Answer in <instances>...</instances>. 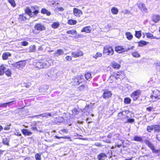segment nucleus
<instances>
[{
  "label": "nucleus",
  "instance_id": "1",
  "mask_svg": "<svg viewBox=\"0 0 160 160\" xmlns=\"http://www.w3.org/2000/svg\"><path fill=\"white\" fill-rule=\"evenodd\" d=\"M38 7L36 6H33L32 7V8L34 11L33 12H32L31 10L28 7H27L25 9V12L30 17H32L35 16H36L37 14L38 13V11L37 9Z\"/></svg>",
  "mask_w": 160,
  "mask_h": 160
},
{
  "label": "nucleus",
  "instance_id": "2",
  "mask_svg": "<svg viewBox=\"0 0 160 160\" xmlns=\"http://www.w3.org/2000/svg\"><path fill=\"white\" fill-rule=\"evenodd\" d=\"M125 77V75L123 72H117L114 73L111 76L108 80L109 82L112 83V81H111L110 80L112 79L113 78H115L117 79L119 78L120 79H122L124 78Z\"/></svg>",
  "mask_w": 160,
  "mask_h": 160
},
{
  "label": "nucleus",
  "instance_id": "3",
  "mask_svg": "<svg viewBox=\"0 0 160 160\" xmlns=\"http://www.w3.org/2000/svg\"><path fill=\"white\" fill-rule=\"evenodd\" d=\"M114 50L112 47L109 46H105L103 48V53L108 55H112L113 54Z\"/></svg>",
  "mask_w": 160,
  "mask_h": 160
},
{
  "label": "nucleus",
  "instance_id": "4",
  "mask_svg": "<svg viewBox=\"0 0 160 160\" xmlns=\"http://www.w3.org/2000/svg\"><path fill=\"white\" fill-rule=\"evenodd\" d=\"M83 76L82 75H78L75 77L72 82V85H79L82 82V78Z\"/></svg>",
  "mask_w": 160,
  "mask_h": 160
},
{
  "label": "nucleus",
  "instance_id": "5",
  "mask_svg": "<svg viewBox=\"0 0 160 160\" xmlns=\"http://www.w3.org/2000/svg\"><path fill=\"white\" fill-rule=\"evenodd\" d=\"M26 64L25 61H21L14 64L13 66L18 69L21 70L25 67Z\"/></svg>",
  "mask_w": 160,
  "mask_h": 160
},
{
  "label": "nucleus",
  "instance_id": "6",
  "mask_svg": "<svg viewBox=\"0 0 160 160\" xmlns=\"http://www.w3.org/2000/svg\"><path fill=\"white\" fill-rule=\"evenodd\" d=\"M141 94V91L140 90L138 89L134 91L131 95V97L134 101L138 99L140 97Z\"/></svg>",
  "mask_w": 160,
  "mask_h": 160
},
{
  "label": "nucleus",
  "instance_id": "7",
  "mask_svg": "<svg viewBox=\"0 0 160 160\" xmlns=\"http://www.w3.org/2000/svg\"><path fill=\"white\" fill-rule=\"evenodd\" d=\"M33 65L35 67L39 69L43 68V59L34 61L33 62Z\"/></svg>",
  "mask_w": 160,
  "mask_h": 160
},
{
  "label": "nucleus",
  "instance_id": "8",
  "mask_svg": "<svg viewBox=\"0 0 160 160\" xmlns=\"http://www.w3.org/2000/svg\"><path fill=\"white\" fill-rule=\"evenodd\" d=\"M138 8L143 13H147L148 10L146 7L145 4L141 2H140L137 4Z\"/></svg>",
  "mask_w": 160,
  "mask_h": 160
},
{
  "label": "nucleus",
  "instance_id": "9",
  "mask_svg": "<svg viewBox=\"0 0 160 160\" xmlns=\"http://www.w3.org/2000/svg\"><path fill=\"white\" fill-rule=\"evenodd\" d=\"M155 92L156 94L154 93V95H152L151 97L153 101H155L158 100L160 99V91L157 90Z\"/></svg>",
  "mask_w": 160,
  "mask_h": 160
},
{
  "label": "nucleus",
  "instance_id": "10",
  "mask_svg": "<svg viewBox=\"0 0 160 160\" xmlns=\"http://www.w3.org/2000/svg\"><path fill=\"white\" fill-rule=\"evenodd\" d=\"M145 143L152 151L153 152L157 153L158 151L155 149L153 144L149 140H146L145 141Z\"/></svg>",
  "mask_w": 160,
  "mask_h": 160
},
{
  "label": "nucleus",
  "instance_id": "11",
  "mask_svg": "<svg viewBox=\"0 0 160 160\" xmlns=\"http://www.w3.org/2000/svg\"><path fill=\"white\" fill-rule=\"evenodd\" d=\"M35 29L38 31H41L45 30L46 28L43 25L40 23L36 24L34 27Z\"/></svg>",
  "mask_w": 160,
  "mask_h": 160
},
{
  "label": "nucleus",
  "instance_id": "12",
  "mask_svg": "<svg viewBox=\"0 0 160 160\" xmlns=\"http://www.w3.org/2000/svg\"><path fill=\"white\" fill-rule=\"evenodd\" d=\"M52 63V62L51 60H46L45 61L43 60V68L49 67Z\"/></svg>",
  "mask_w": 160,
  "mask_h": 160
},
{
  "label": "nucleus",
  "instance_id": "13",
  "mask_svg": "<svg viewBox=\"0 0 160 160\" xmlns=\"http://www.w3.org/2000/svg\"><path fill=\"white\" fill-rule=\"evenodd\" d=\"M120 137L119 134L118 133H115L113 132H112L108 135V138L113 137L114 140L116 139H119Z\"/></svg>",
  "mask_w": 160,
  "mask_h": 160
},
{
  "label": "nucleus",
  "instance_id": "14",
  "mask_svg": "<svg viewBox=\"0 0 160 160\" xmlns=\"http://www.w3.org/2000/svg\"><path fill=\"white\" fill-rule=\"evenodd\" d=\"M73 12L76 16L78 17H80L82 14V12L81 10L76 8L73 9Z\"/></svg>",
  "mask_w": 160,
  "mask_h": 160
},
{
  "label": "nucleus",
  "instance_id": "15",
  "mask_svg": "<svg viewBox=\"0 0 160 160\" xmlns=\"http://www.w3.org/2000/svg\"><path fill=\"white\" fill-rule=\"evenodd\" d=\"M112 95V93L110 91L106 90L103 93V97L104 99L108 98L111 97Z\"/></svg>",
  "mask_w": 160,
  "mask_h": 160
},
{
  "label": "nucleus",
  "instance_id": "16",
  "mask_svg": "<svg viewBox=\"0 0 160 160\" xmlns=\"http://www.w3.org/2000/svg\"><path fill=\"white\" fill-rule=\"evenodd\" d=\"M92 31V28L91 27L87 26L83 28L81 30V32L90 33Z\"/></svg>",
  "mask_w": 160,
  "mask_h": 160
},
{
  "label": "nucleus",
  "instance_id": "17",
  "mask_svg": "<svg viewBox=\"0 0 160 160\" xmlns=\"http://www.w3.org/2000/svg\"><path fill=\"white\" fill-rule=\"evenodd\" d=\"M64 54L63 51L61 49H58L56 51L53 53V55L55 57H58L59 56L63 55Z\"/></svg>",
  "mask_w": 160,
  "mask_h": 160
},
{
  "label": "nucleus",
  "instance_id": "18",
  "mask_svg": "<svg viewBox=\"0 0 160 160\" xmlns=\"http://www.w3.org/2000/svg\"><path fill=\"white\" fill-rule=\"evenodd\" d=\"M115 51L118 53H122L126 51V49L121 46H117L115 47Z\"/></svg>",
  "mask_w": 160,
  "mask_h": 160
},
{
  "label": "nucleus",
  "instance_id": "19",
  "mask_svg": "<svg viewBox=\"0 0 160 160\" xmlns=\"http://www.w3.org/2000/svg\"><path fill=\"white\" fill-rule=\"evenodd\" d=\"M107 157V155L106 154L102 153L98 155L97 159L98 160H104Z\"/></svg>",
  "mask_w": 160,
  "mask_h": 160
},
{
  "label": "nucleus",
  "instance_id": "20",
  "mask_svg": "<svg viewBox=\"0 0 160 160\" xmlns=\"http://www.w3.org/2000/svg\"><path fill=\"white\" fill-rule=\"evenodd\" d=\"M72 55L74 58H77L83 55V52L81 51H79L77 52H72Z\"/></svg>",
  "mask_w": 160,
  "mask_h": 160
},
{
  "label": "nucleus",
  "instance_id": "21",
  "mask_svg": "<svg viewBox=\"0 0 160 160\" xmlns=\"http://www.w3.org/2000/svg\"><path fill=\"white\" fill-rule=\"evenodd\" d=\"M152 20L155 23L157 22L160 20V16L158 15H154L152 16Z\"/></svg>",
  "mask_w": 160,
  "mask_h": 160
},
{
  "label": "nucleus",
  "instance_id": "22",
  "mask_svg": "<svg viewBox=\"0 0 160 160\" xmlns=\"http://www.w3.org/2000/svg\"><path fill=\"white\" fill-rule=\"evenodd\" d=\"M22 133L25 136H29L32 134V132L29 130L23 129L22 130Z\"/></svg>",
  "mask_w": 160,
  "mask_h": 160
},
{
  "label": "nucleus",
  "instance_id": "23",
  "mask_svg": "<svg viewBox=\"0 0 160 160\" xmlns=\"http://www.w3.org/2000/svg\"><path fill=\"white\" fill-rule=\"evenodd\" d=\"M5 70H6V67L5 65H2L0 66V76H2L4 74Z\"/></svg>",
  "mask_w": 160,
  "mask_h": 160
},
{
  "label": "nucleus",
  "instance_id": "24",
  "mask_svg": "<svg viewBox=\"0 0 160 160\" xmlns=\"http://www.w3.org/2000/svg\"><path fill=\"white\" fill-rule=\"evenodd\" d=\"M132 55L135 58H139L141 56L140 54L138 51H134L132 52Z\"/></svg>",
  "mask_w": 160,
  "mask_h": 160
},
{
  "label": "nucleus",
  "instance_id": "25",
  "mask_svg": "<svg viewBox=\"0 0 160 160\" xmlns=\"http://www.w3.org/2000/svg\"><path fill=\"white\" fill-rule=\"evenodd\" d=\"M146 34L148 38L151 39L156 38L157 39H160V37L157 38L156 37L154 36L152 34L150 33H146Z\"/></svg>",
  "mask_w": 160,
  "mask_h": 160
},
{
  "label": "nucleus",
  "instance_id": "26",
  "mask_svg": "<svg viewBox=\"0 0 160 160\" xmlns=\"http://www.w3.org/2000/svg\"><path fill=\"white\" fill-rule=\"evenodd\" d=\"M153 130L155 132H159L160 131V126L158 125H153Z\"/></svg>",
  "mask_w": 160,
  "mask_h": 160
},
{
  "label": "nucleus",
  "instance_id": "27",
  "mask_svg": "<svg viewBox=\"0 0 160 160\" xmlns=\"http://www.w3.org/2000/svg\"><path fill=\"white\" fill-rule=\"evenodd\" d=\"M11 54L9 52H5L4 53L2 56V58L3 60H6L8 58V57L10 56Z\"/></svg>",
  "mask_w": 160,
  "mask_h": 160
},
{
  "label": "nucleus",
  "instance_id": "28",
  "mask_svg": "<svg viewBox=\"0 0 160 160\" xmlns=\"http://www.w3.org/2000/svg\"><path fill=\"white\" fill-rule=\"evenodd\" d=\"M118 117L120 119L123 120L124 118H126L127 117L123 114V112H120L118 114Z\"/></svg>",
  "mask_w": 160,
  "mask_h": 160
},
{
  "label": "nucleus",
  "instance_id": "29",
  "mask_svg": "<svg viewBox=\"0 0 160 160\" xmlns=\"http://www.w3.org/2000/svg\"><path fill=\"white\" fill-rule=\"evenodd\" d=\"M125 35L126 36L128 40H131L133 38V36L131 32H127L126 33Z\"/></svg>",
  "mask_w": 160,
  "mask_h": 160
},
{
  "label": "nucleus",
  "instance_id": "30",
  "mask_svg": "<svg viewBox=\"0 0 160 160\" xmlns=\"http://www.w3.org/2000/svg\"><path fill=\"white\" fill-rule=\"evenodd\" d=\"M41 12L42 13L46 14L47 15L49 16L51 15L50 12L45 8H43L42 9Z\"/></svg>",
  "mask_w": 160,
  "mask_h": 160
},
{
  "label": "nucleus",
  "instance_id": "31",
  "mask_svg": "<svg viewBox=\"0 0 160 160\" xmlns=\"http://www.w3.org/2000/svg\"><path fill=\"white\" fill-rule=\"evenodd\" d=\"M18 19L20 21H25L26 20V18L24 16V14L20 15L18 18Z\"/></svg>",
  "mask_w": 160,
  "mask_h": 160
},
{
  "label": "nucleus",
  "instance_id": "32",
  "mask_svg": "<svg viewBox=\"0 0 160 160\" xmlns=\"http://www.w3.org/2000/svg\"><path fill=\"white\" fill-rule=\"evenodd\" d=\"M148 43V42L144 41H141L138 43V46L142 47Z\"/></svg>",
  "mask_w": 160,
  "mask_h": 160
},
{
  "label": "nucleus",
  "instance_id": "33",
  "mask_svg": "<svg viewBox=\"0 0 160 160\" xmlns=\"http://www.w3.org/2000/svg\"><path fill=\"white\" fill-rule=\"evenodd\" d=\"M111 11L112 13L114 14H117L118 12V8L115 7H113L112 8Z\"/></svg>",
  "mask_w": 160,
  "mask_h": 160
},
{
  "label": "nucleus",
  "instance_id": "34",
  "mask_svg": "<svg viewBox=\"0 0 160 160\" xmlns=\"http://www.w3.org/2000/svg\"><path fill=\"white\" fill-rule=\"evenodd\" d=\"M134 140L136 141L142 142V139L141 137L136 136L134 138Z\"/></svg>",
  "mask_w": 160,
  "mask_h": 160
},
{
  "label": "nucleus",
  "instance_id": "35",
  "mask_svg": "<svg viewBox=\"0 0 160 160\" xmlns=\"http://www.w3.org/2000/svg\"><path fill=\"white\" fill-rule=\"evenodd\" d=\"M67 33L68 34H71L72 35H74L77 34V32L76 30H72L68 31L67 32Z\"/></svg>",
  "mask_w": 160,
  "mask_h": 160
},
{
  "label": "nucleus",
  "instance_id": "36",
  "mask_svg": "<svg viewBox=\"0 0 160 160\" xmlns=\"http://www.w3.org/2000/svg\"><path fill=\"white\" fill-rule=\"evenodd\" d=\"M102 55V53L98 52H97L95 55L93 56V57L95 59H97L98 58L101 57Z\"/></svg>",
  "mask_w": 160,
  "mask_h": 160
},
{
  "label": "nucleus",
  "instance_id": "37",
  "mask_svg": "<svg viewBox=\"0 0 160 160\" xmlns=\"http://www.w3.org/2000/svg\"><path fill=\"white\" fill-rule=\"evenodd\" d=\"M77 22L76 20H72V19H70L68 21V23L70 25H74L76 24Z\"/></svg>",
  "mask_w": 160,
  "mask_h": 160
},
{
  "label": "nucleus",
  "instance_id": "38",
  "mask_svg": "<svg viewBox=\"0 0 160 160\" xmlns=\"http://www.w3.org/2000/svg\"><path fill=\"white\" fill-rule=\"evenodd\" d=\"M112 67L114 68L119 69L120 67V65L118 63L113 62L112 64Z\"/></svg>",
  "mask_w": 160,
  "mask_h": 160
},
{
  "label": "nucleus",
  "instance_id": "39",
  "mask_svg": "<svg viewBox=\"0 0 160 160\" xmlns=\"http://www.w3.org/2000/svg\"><path fill=\"white\" fill-rule=\"evenodd\" d=\"M59 26V24L58 22H55L52 23V27L54 28H58Z\"/></svg>",
  "mask_w": 160,
  "mask_h": 160
},
{
  "label": "nucleus",
  "instance_id": "40",
  "mask_svg": "<svg viewBox=\"0 0 160 160\" xmlns=\"http://www.w3.org/2000/svg\"><path fill=\"white\" fill-rule=\"evenodd\" d=\"M39 116H41L42 117H45L46 118H47L48 117V116H50V117H52V115L50 113H44V114H41L40 115H38Z\"/></svg>",
  "mask_w": 160,
  "mask_h": 160
},
{
  "label": "nucleus",
  "instance_id": "41",
  "mask_svg": "<svg viewBox=\"0 0 160 160\" xmlns=\"http://www.w3.org/2000/svg\"><path fill=\"white\" fill-rule=\"evenodd\" d=\"M142 32L141 31H136L135 36L138 38H139L141 35Z\"/></svg>",
  "mask_w": 160,
  "mask_h": 160
},
{
  "label": "nucleus",
  "instance_id": "42",
  "mask_svg": "<svg viewBox=\"0 0 160 160\" xmlns=\"http://www.w3.org/2000/svg\"><path fill=\"white\" fill-rule=\"evenodd\" d=\"M131 99L130 98H126L124 99V102L125 104H129L131 103Z\"/></svg>",
  "mask_w": 160,
  "mask_h": 160
},
{
  "label": "nucleus",
  "instance_id": "43",
  "mask_svg": "<svg viewBox=\"0 0 160 160\" xmlns=\"http://www.w3.org/2000/svg\"><path fill=\"white\" fill-rule=\"evenodd\" d=\"M36 47L35 45H32L29 47V52H34L35 51Z\"/></svg>",
  "mask_w": 160,
  "mask_h": 160
},
{
  "label": "nucleus",
  "instance_id": "44",
  "mask_svg": "<svg viewBox=\"0 0 160 160\" xmlns=\"http://www.w3.org/2000/svg\"><path fill=\"white\" fill-rule=\"evenodd\" d=\"M41 154L38 153H37L35 155V158L36 160H41Z\"/></svg>",
  "mask_w": 160,
  "mask_h": 160
},
{
  "label": "nucleus",
  "instance_id": "45",
  "mask_svg": "<svg viewBox=\"0 0 160 160\" xmlns=\"http://www.w3.org/2000/svg\"><path fill=\"white\" fill-rule=\"evenodd\" d=\"M9 141L8 139L6 138H3V143L5 145H9Z\"/></svg>",
  "mask_w": 160,
  "mask_h": 160
},
{
  "label": "nucleus",
  "instance_id": "46",
  "mask_svg": "<svg viewBox=\"0 0 160 160\" xmlns=\"http://www.w3.org/2000/svg\"><path fill=\"white\" fill-rule=\"evenodd\" d=\"M86 86L84 85H82L80 86L78 88V90L80 91H83L86 88Z\"/></svg>",
  "mask_w": 160,
  "mask_h": 160
},
{
  "label": "nucleus",
  "instance_id": "47",
  "mask_svg": "<svg viewBox=\"0 0 160 160\" xmlns=\"http://www.w3.org/2000/svg\"><path fill=\"white\" fill-rule=\"evenodd\" d=\"M85 77L86 78L87 80H88L89 79L91 78V75L90 73L87 72L86 73L85 75Z\"/></svg>",
  "mask_w": 160,
  "mask_h": 160
},
{
  "label": "nucleus",
  "instance_id": "48",
  "mask_svg": "<svg viewBox=\"0 0 160 160\" xmlns=\"http://www.w3.org/2000/svg\"><path fill=\"white\" fill-rule=\"evenodd\" d=\"M153 125L148 126L147 127V130L149 132H151L153 130Z\"/></svg>",
  "mask_w": 160,
  "mask_h": 160
},
{
  "label": "nucleus",
  "instance_id": "49",
  "mask_svg": "<svg viewBox=\"0 0 160 160\" xmlns=\"http://www.w3.org/2000/svg\"><path fill=\"white\" fill-rule=\"evenodd\" d=\"M8 1L12 7H15L16 6V3L14 0H8Z\"/></svg>",
  "mask_w": 160,
  "mask_h": 160
},
{
  "label": "nucleus",
  "instance_id": "50",
  "mask_svg": "<svg viewBox=\"0 0 160 160\" xmlns=\"http://www.w3.org/2000/svg\"><path fill=\"white\" fill-rule=\"evenodd\" d=\"M14 101H12L10 102H9L7 103H3V104H0V107H2V106H6L7 105H10V104L12 102H14Z\"/></svg>",
  "mask_w": 160,
  "mask_h": 160
},
{
  "label": "nucleus",
  "instance_id": "51",
  "mask_svg": "<svg viewBox=\"0 0 160 160\" xmlns=\"http://www.w3.org/2000/svg\"><path fill=\"white\" fill-rule=\"evenodd\" d=\"M72 113L74 115H77L79 114V112L76 109L72 110Z\"/></svg>",
  "mask_w": 160,
  "mask_h": 160
},
{
  "label": "nucleus",
  "instance_id": "52",
  "mask_svg": "<svg viewBox=\"0 0 160 160\" xmlns=\"http://www.w3.org/2000/svg\"><path fill=\"white\" fill-rule=\"evenodd\" d=\"M6 74L8 77H10L11 76V72L10 70L8 69H7L5 72Z\"/></svg>",
  "mask_w": 160,
  "mask_h": 160
},
{
  "label": "nucleus",
  "instance_id": "53",
  "mask_svg": "<svg viewBox=\"0 0 160 160\" xmlns=\"http://www.w3.org/2000/svg\"><path fill=\"white\" fill-rule=\"evenodd\" d=\"M21 45L23 46H27L28 45V42L26 41H23L21 42Z\"/></svg>",
  "mask_w": 160,
  "mask_h": 160
},
{
  "label": "nucleus",
  "instance_id": "54",
  "mask_svg": "<svg viewBox=\"0 0 160 160\" xmlns=\"http://www.w3.org/2000/svg\"><path fill=\"white\" fill-rule=\"evenodd\" d=\"M155 65L157 69H160V62H158L156 63Z\"/></svg>",
  "mask_w": 160,
  "mask_h": 160
},
{
  "label": "nucleus",
  "instance_id": "55",
  "mask_svg": "<svg viewBox=\"0 0 160 160\" xmlns=\"http://www.w3.org/2000/svg\"><path fill=\"white\" fill-rule=\"evenodd\" d=\"M134 121V119L133 118L132 119H128L127 122L130 123H132Z\"/></svg>",
  "mask_w": 160,
  "mask_h": 160
},
{
  "label": "nucleus",
  "instance_id": "56",
  "mask_svg": "<svg viewBox=\"0 0 160 160\" xmlns=\"http://www.w3.org/2000/svg\"><path fill=\"white\" fill-rule=\"evenodd\" d=\"M66 59L68 61H70L72 60V58L70 56H67L65 57Z\"/></svg>",
  "mask_w": 160,
  "mask_h": 160
},
{
  "label": "nucleus",
  "instance_id": "57",
  "mask_svg": "<svg viewBox=\"0 0 160 160\" xmlns=\"http://www.w3.org/2000/svg\"><path fill=\"white\" fill-rule=\"evenodd\" d=\"M122 12L124 14L128 13H130L129 11L128 10H125L122 11Z\"/></svg>",
  "mask_w": 160,
  "mask_h": 160
},
{
  "label": "nucleus",
  "instance_id": "58",
  "mask_svg": "<svg viewBox=\"0 0 160 160\" xmlns=\"http://www.w3.org/2000/svg\"><path fill=\"white\" fill-rule=\"evenodd\" d=\"M60 131L64 132L66 133H68V130L66 129H62Z\"/></svg>",
  "mask_w": 160,
  "mask_h": 160
},
{
  "label": "nucleus",
  "instance_id": "59",
  "mask_svg": "<svg viewBox=\"0 0 160 160\" xmlns=\"http://www.w3.org/2000/svg\"><path fill=\"white\" fill-rule=\"evenodd\" d=\"M58 9L60 11H63L64 10V8L62 7L58 8Z\"/></svg>",
  "mask_w": 160,
  "mask_h": 160
},
{
  "label": "nucleus",
  "instance_id": "60",
  "mask_svg": "<svg viewBox=\"0 0 160 160\" xmlns=\"http://www.w3.org/2000/svg\"><path fill=\"white\" fill-rule=\"evenodd\" d=\"M32 129L34 131H37V128L36 127H32Z\"/></svg>",
  "mask_w": 160,
  "mask_h": 160
},
{
  "label": "nucleus",
  "instance_id": "61",
  "mask_svg": "<svg viewBox=\"0 0 160 160\" xmlns=\"http://www.w3.org/2000/svg\"><path fill=\"white\" fill-rule=\"evenodd\" d=\"M146 109L148 111H150L152 109V108H151V107H149L147 108Z\"/></svg>",
  "mask_w": 160,
  "mask_h": 160
},
{
  "label": "nucleus",
  "instance_id": "62",
  "mask_svg": "<svg viewBox=\"0 0 160 160\" xmlns=\"http://www.w3.org/2000/svg\"><path fill=\"white\" fill-rule=\"evenodd\" d=\"M54 137H55V138H57V139L62 138V137H59L57 135L55 136H54Z\"/></svg>",
  "mask_w": 160,
  "mask_h": 160
},
{
  "label": "nucleus",
  "instance_id": "63",
  "mask_svg": "<svg viewBox=\"0 0 160 160\" xmlns=\"http://www.w3.org/2000/svg\"><path fill=\"white\" fill-rule=\"evenodd\" d=\"M24 160H32V158L30 157L26 158Z\"/></svg>",
  "mask_w": 160,
  "mask_h": 160
},
{
  "label": "nucleus",
  "instance_id": "64",
  "mask_svg": "<svg viewBox=\"0 0 160 160\" xmlns=\"http://www.w3.org/2000/svg\"><path fill=\"white\" fill-rule=\"evenodd\" d=\"M62 138H66V139H70V137H67V136H65V137H62Z\"/></svg>",
  "mask_w": 160,
  "mask_h": 160
}]
</instances>
